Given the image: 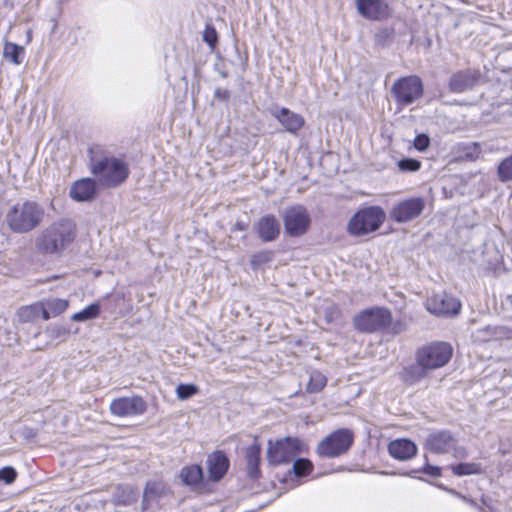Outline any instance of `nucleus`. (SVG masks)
<instances>
[{"instance_id": "nucleus-1", "label": "nucleus", "mask_w": 512, "mask_h": 512, "mask_svg": "<svg viewBox=\"0 0 512 512\" xmlns=\"http://www.w3.org/2000/svg\"><path fill=\"white\" fill-rule=\"evenodd\" d=\"M44 208L37 202L26 200L9 207L5 221L9 229L17 234L31 232L43 221Z\"/></svg>"}, {"instance_id": "nucleus-2", "label": "nucleus", "mask_w": 512, "mask_h": 512, "mask_svg": "<svg viewBox=\"0 0 512 512\" xmlns=\"http://www.w3.org/2000/svg\"><path fill=\"white\" fill-rule=\"evenodd\" d=\"M74 239L68 221L50 224L35 238V248L41 254H60Z\"/></svg>"}, {"instance_id": "nucleus-3", "label": "nucleus", "mask_w": 512, "mask_h": 512, "mask_svg": "<svg viewBox=\"0 0 512 512\" xmlns=\"http://www.w3.org/2000/svg\"><path fill=\"white\" fill-rule=\"evenodd\" d=\"M90 168L98 183L104 187H116L129 175L127 164L115 157L92 159Z\"/></svg>"}, {"instance_id": "nucleus-4", "label": "nucleus", "mask_w": 512, "mask_h": 512, "mask_svg": "<svg viewBox=\"0 0 512 512\" xmlns=\"http://www.w3.org/2000/svg\"><path fill=\"white\" fill-rule=\"evenodd\" d=\"M385 220L384 211L377 206L364 208L356 212L349 220L347 231L352 236H363L380 228Z\"/></svg>"}, {"instance_id": "nucleus-5", "label": "nucleus", "mask_w": 512, "mask_h": 512, "mask_svg": "<svg viewBox=\"0 0 512 512\" xmlns=\"http://www.w3.org/2000/svg\"><path fill=\"white\" fill-rule=\"evenodd\" d=\"M304 450L305 444L298 438L286 437L275 442L269 441L267 460L273 466L288 464Z\"/></svg>"}, {"instance_id": "nucleus-6", "label": "nucleus", "mask_w": 512, "mask_h": 512, "mask_svg": "<svg viewBox=\"0 0 512 512\" xmlns=\"http://www.w3.org/2000/svg\"><path fill=\"white\" fill-rule=\"evenodd\" d=\"M453 354L452 346L447 342H434L420 348L416 361L424 369L434 370L445 366Z\"/></svg>"}, {"instance_id": "nucleus-7", "label": "nucleus", "mask_w": 512, "mask_h": 512, "mask_svg": "<svg viewBox=\"0 0 512 512\" xmlns=\"http://www.w3.org/2000/svg\"><path fill=\"white\" fill-rule=\"evenodd\" d=\"M392 322L391 312L384 307H373L360 311L353 319L356 330L372 333L385 329Z\"/></svg>"}, {"instance_id": "nucleus-8", "label": "nucleus", "mask_w": 512, "mask_h": 512, "mask_svg": "<svg viewBox=\"0 0 512 512\" xmlns=\"http://www.w3.org/2000/svg\"><path fill=\"white\" fill-rule=\"evenodd\" d=\"M353 443V434L348 429H339L323 439L317 452L320 456L334 458L345 453Z\"/></svg>"}, {"instance_id": "nucleus-9", "label": "nucleus", "mask_w": 512, "mask_h": 512, "mask_svg": "<svg viewBox=\"0 0 512 512\" xmlns=\"http://www.w3.org/2000/svg\"><path fill=\"white\" fill-rule=\"evenodd\" d=\"M391 92L399 105L407 106L422 96L423 83L415 75L402 77L393 84Z\"/></svg>"}, {"instance_id": "nucleus-10", "label": "nucleus", "mask_w": 512, "mask_h": 512, "mask_svg": "<svg viewBox=\"0 0 512 512\" xmlns=\"http://www.w3.org/2000/svg\"><path fill=\"white\" fill-rule=\"evenodd\" d=\"M285 232L291 237L305 234L310 226L311 218L307 209L302 205H294L283 212Z\"/></svg>"}, {"instance_id": "nucleus-11", "label": "nucleus", "mask_w": 512, "mask_h": 512, "mask_svg": "<svg viewBox=\"0 0 512 512\" xmlns=\"http://www.w3.org/2000/svg\"><path fill=\"white\" fill-rule=\"evenodd\" d=\"M425 206L426 201L423 197H411L394 205L390 217L397 223H407L419 217Z\"/></svg>"}, {"instance_id": "nucleus-12", "label": "nucleus", "mask_w": 512, "mask_h": 512, "mask_svg": "<svg viewBox=\"0 0 512 512\" xmlns=\"http://www.w3.org/2000/svg\"><path fill=\"white\" fill-rule=\"evenodd\" d=\"M427 310L437 316L457 315L461 309L459 300L446 293L433 294L426 300Z\"/></svg>"}, {"instance_id": "nucleus-13", "label": "nucleus", "mask_w": 512, "mask_h": 512, "mask_svg": "<svg viewBox=\"0 0 512 512\" xmlns=\"http://www.w3.org/2000/svg\"><path fill=\"white\" fill-rule=\"evenodd\" d=\"M456 445V439L448 431L434 432L425 441V447L431 452L440 454L454 451L455 456H463L464 449H457Z\"/></svg>"}, {"instance_id": "nucleus-14", "label": "nucleus", "mask_w": 512, "mask_h": 512, "mask_svg": "<svg viewBox=\"0 0 512 512\" xmlns=\"http://www.w3.org/2000/svg\"><path fill=\"white\" fill-rule=\"evenodd\" d=\"M146 402L140 396L120 397L110 404V411L118 417H127L143 414L146 411Z\"/></svg>"}, {"instance_id": "nucleus-15", "label": "nucleus", "mask_w": 512, "mask_h": 512, "mask_svg": "<svg viewBox=\"0 0 512 512\" xmlns=\"http://www.w3.org/2000/svg\"><path fill=\"white\" fill-rule=\"evenodd\" d=\"M269 112L278 120L286 132L293 135H296L305 124V119L302 115L295 113L286 107H279L275 105L269 109Z\"/></svg>"}, {"instance_id": "nucleus-16", "label": "nucleus", "mask_w": 512, "mask_h": 512, "mask_svg": "<svg viewBox=\"0 0 512 512\" xmlns=\"http://www.w3.org/2000/svg\"><path fill=\"white\" fill-rule=\"evenodd\" d=\"M358 13L369 20H383L389 17L390 8L386 0H355Z\"/></svg>"}, {"instance_id": "nucleus-17", "label": "nucleus", "mask_w": 512, "mask_h": 512, "mask_svg": "<svg viewBox=\"0 0 512 512\" xmlns=\"http://www.w3.org/2000/svg\"><path fill=\"white\" fill-rule=\"evenodd\" d=\"M206 466L209 473V479L219 481L229 468V459L221 452L216 451L208 455Z\"/></svg>"}, {"instance_id": "nucleus-18", "label": "nucleus", "mask_w": 512, "mask_h": 512, "mask_svg": "<svg viewBox=\"0 0 512 512\" xmlns=\"http://www.w3.org/2000/svg\"><path fill=\"white\" fill-rule=\"evenodd\" d=\"M69 195L78 202L90 201L96 195V182L90 178L80 179L71 185Z\"/></svg>"}, {"instance_id": "nucleus-19", "label": "nucleus", "mask_w": 512, "mask_h": 512, "mask_svg": "<svg viewBox=\"0 0 512 512\" xmlns=\"http://www.w3.org/2000/svg\"><path fill=\"white\" fill-rule=\"evenodd\" d=\"M256 230L263 242H271L279 236L280 224L274 215H265L256 223Z\"/></svg>"}, {"instance_id": "nucleus-20", "label": "nucleus", "mask_w": 512, "mask_h": 512, "mask_svg": "<svg viewBox=\"0 0 512 512\" xmlns=\"http://www.w3.org/2000/svg\"><path fill=\"white\" fill-rule=\"evenodd\" d=\"M388 451L393 458L406 461L416 455L417 447L411 440L396 439L389 443Z\"/></svg>"}, {"instance_id": "nucleus-21", "label": "nucleus", "mask_w": 512, "mask_h": 512, "mask_svg": "<svg viewBox=\"0 0 512 512\" xmlns=\"http://www.w3.org/2000/svg\"><path fill=\"white\" fill-rule=\"evenodd\" d=\"M39 304L43 320H49L61 315L69 306L68 300L62 298H48L39 302Z\"/></svg>"}, {"instance_id": "nucleus-22", "label": "nucleus", "mask_w": 512, "mask_h": 512, "mask_svg": "<svg viewBox=\"0 0 512 512\" xmlns=\"http://www.w3.org/2000/svg\"><path fill=\"white\" fill-rule=\"evenodd\" d=\"M476 81V74L466 70L455 73L449 82V88L456 93H462L473 87Z\"/></svg>"}, {"instance_id": "nucleus-23", "label": "nucleus", "mask_w": 512, "mask_h": 512, "mask_svg": "<svg viewBox=\"0 0 512 512\" xmlns=\"http://www.w3.org/2000/svg\"><path fill=\"white\" fill-rule=\"evenodd\" d=\"M261 447L258 443H253L246 449L247 473L251 479L260 477Z\"/></svg>"}, {"instance_id": "nucleus-24", "label": "nucleus", "mask_w": 512, "mask_h": 512, "mask_svg": "<svg viewBox=\"0 0 512 512\" xmlns=\"http://www.w3.org/2000/svg\"><path fill=\"white\" fill-rule=\"evenodd\" d=\"M180 477L184 484L195 487L203 479V470L199 465L185 466L180 471Z\"/></svg>"}, {"instance_id": "nucleus-25", "label": "nucleus", "mask_w": 512, "mask_h": 512, "mask_svg": "<svg viewBox=\"0 0 512 512\" xmlns=\"http://www.w3.org/2000/svg\"><path fill=\"white\" fill-rule=\"evenodd\" d=\"M137 500V492L129 486H118L113 494V501L117 505H130Z\"/></svg>"}, {"instance_id": "nucleus-26", "label": "nucleus", "mask_w": 512, "mask_h": 512, "mask_svg": "<svg viewBox=\"0 0 512 512\" xmlns=\"http://www.w3.org/2000/svg\"><path fill=\"white\" fill-rule=\"evenodd\" d=\"M41 315L39 302L23 306L17 311V319L20 323L34 322Z\"/></svg>"}, {"instance_id": "nucleus-27", "label": "nucleus", "mask_w": 512, "mask_h": 512, "mask_svg": "<svg viewBox=\"0 0 512 512\" xmlns=\"http://www.w3.org/2000/svg\"><path fill=\"white\" fill-rule=\"evenodd\" d=\"M24 48L12 42H6L3 49V56L15 65L22 62Z\"/></svg>"}, {"instance_id": "nucleus-28", "label": "nucleus", "mask_w": 512, "mask_h": 512, "mask_svg": "<svg viewBox=\"0 0 512 512\" xmlns=\"http://www.w3.org/2000/svg\"><path fill=\"white\" fill-rule=\"evenodd\" d=\"M428 371V369L420 367L417 363V365H412L405 368L402 373V378L405 382L413 384L424 378Z\"/></svg>"}, {"instance_id": "nucleus-29", "label": "nucleus", "mask_w": 512, "mask_h": 512, "mask_svg": "<svg viewBox=\"0 0 512 512\" xmlns=\"http://www.w3.org/2000/svg\"><path fill=\"white\" fill-rule=\"evenodd\" d=\"M100 314V305L98 303H92L83 310L74 313L71 316L72 321L84 322L87 320L95 319Z\"/></svg>"}, {"instance_id": "nucleus-30", "label": "nucleus", "mask_w": 512, "mask_h": 512, "mask_svg": "<svg viewBox=\"0 0 512 512\" xmlns=\"http://www.w3.org/2000/svg\"><path fill=\"white\" fill-rule=\"evenodd\" d=\"M327 383L326 377L319 371L310 373L309 383L307 389L310 393L321 391Z\"/></svg>"}, {"instance_id": "nucleus-31", "label": "nucleus", "mask_w": 512, "mask_h": 512, "mask_svg": "<svg viewBox=\"0 0 512 512\" xmlns=\"http://www.w3.org/2000/svg\"><path fill=\"white\" fill-rule=\"evenodd\" d=\"M312 470L313 464L308 459L299 458L293 462L292 471L297 477L307 476L311 473Z\"/></svg>"}, {"instance_id": "nucleus-32", "label": "nucleus", "mask_w": 512, "mask_h": 512, "mask_svg": "<svg viewBox=\"0 0 512 512\" xmlns=\"http://www.w3.org/2000/svg\"><path fill=\"white\" fill-rule=\"evenodd\" d=\"M498 177L503 182L512 180V155L503 159L499 164Z\"/></svg>"}, {"instance_id": "nucleus-33", "label": "nucleus", "mask_w": 512, "mask_h": 512, "mask_svg": "<svg viewBox=\"0 0 512 512\" xmlns=\"http://www.w3.org/2000/svg\"><path fill=\"white\" fill-rule=\"evenodd\" d=\"M452 469L453 473L459 476L478 474L481 471L480 465L475 463H460Z\"/></svg>"}, {"instance_id": "nucleus-34", "label": "nucleus", "mask_w": 512, "mask_h": 512, "mask_svg": "<svg viewBox=\"0 0 512 512\" xmlns=\"http://www.w3.org/2000/svg\"><path fill=\"white\" fill-rule=\"evenodd\" d=\"M203 41L210 47L211 50L215 49L218 42V33L213 25L206 24L203 32Z\"/></svg>"}, {"instance_id": "nucleus-35", "label": "nucleus", "mask_w": 512, "mask_h": 512, "mask_svg": "<svg viewBox=\"0 0 512 512\" xmlns=\"http://www.w3.org/2000/svg\"><path fill=\"white\" fill-rule=\"evenodd\" d=\"M198 392L194 384H179L176 388V395L180 400H186Z\"/></svg>"}, {"instance_id": "nucleus-36", "label": "nucleus", "mask_w": 512, "mask_h": 512, "mask_svg": "<svg viewBox=\"0 0 512 512\" xmlns=\"http://www.w3.org/2000/svg\"><path fill=\"white\" fill-rule=\"evenodd\" d=\"M159 494V485L157 483H148L143 495V509H147L149 501Z\"/></svg>"}, {"instance_id": "nucleus-37", "label": "nucleus", "mask_w": 512, "mask_h": 512, "mask_svg": "<svg viewBox=\"0 0 512 512\" xmlns=\"http://www.w3.org/2000/svg\"><path fill=\"white\" fill-rule=\"evenodd\" d=\"M398 167L401 171L415 172L420 169L421 162L412 158L402 159L398 162Z\"/></svg>"}, {"instance_id": "nucleus-38", "label": "nucleus", "mask_w": 512, "mask_h": 512, "mask_svg": "<svg viewBox=\"0 0 512 512\" xmlns=\"http://www.w3.org/2000/svg\"><path fill=\"white\" fill-rule=\"evenodd\" d=\"M17 477L16 470L11 466H6L0 469V481H3L5 484H11L15 481Z\"/></svg>"}, {"instance_id": "nucleus-39", "label": "nucleus", "mask_w": 512, "mask_h": 512, "mask_svg": "<svg viewBox=\"0 0 512 512\" xmlns=\"http://www.w3.org/2000/svg\"><path fill=\"white\" fill-rule=\"evenodd\" d=\"M430 143V139L425 134L417 135L414 140V146L419 151H424L428 148Z\"/></svg>"}, {"instance_id": "nucleus-40", "label": "nucleus", "mask_w": 512, "mask_h": 512, "mask_svg": "<svg viewBox=\"0 0 512 512\" xmlns=\"http://www.w3.org/2000/svg\"><path fill=\"white\" fill-rule=\"evenodd\" d=\"M5 345L8 347H19L20 346V337L16 332L7 330L6 331V339H5Z\"/></svg>"}, {"instance_id": "nucleus-41", "label": "nucleus", "mask_w": 512, "mask_h": 512, "mask_svg": "<svg viewBox=\"0 0 512 512\" xmlns=\"http://www.w3.org/2000/svg\"><path fill=\"white\" fill-rule=\"evenodd\" d=\"M271 254L269 252H260L252 256L251 264L253 267L261 265L265 262L270 261Z\"/></svg>"}, {"instance_id": "nucleus-42", "label": "nucleus", "mask_w": 512, "mask_h": 512, "mask_svg": "<svg viewBox=\"0 0 512 512\" xmlns=\"http://www.w3.org/2000/svg\"><path fill=\"white\" fill-rule=\"evenodd\" d=\"M423 472L431 477H438L441 475V470L437 466L426 464L423 468Z\"/></svg>"}, {"instance_id": "nucleus-43", "label": "nucleus", "mask_w": 512, "mask_h": 512, "mask_svg": "<svg viewBox=\"0 0 512 512\" xmlns=\"http://www.w3.org/2000/svg\"><path fill=\"white\" fill-rule=\"evenodd\" d=\"M491 333H490V328L487 327L483 330H478L474 335L473 337L476 339V340H479V341H485L488 339V336H490Z\"/></svg>"}, {"instance_id": "nucleus-44", "label": "nucleus", "mask_w": 512, "mask_h": 512, "mask_svg": "<svg viewBox=\"0 0 512 512\" xmlns=\"http://www.w3.org/2000/svg\"><path fill=\"white\" fill-rule=\"evenodd\" d=\"M481 505L480 506H483L484 508L486 507L490 512H496L494 506H493V503H492V500L490 498H488L487 496H482L481 497Z\"/></svg>"}, {"instance_id": "nucleus-45", "label": "nucleus", "mask_w": 512, "mask_h": 512, "mask_svg": "<svg viewBox=\"0 0 512 512\" xmlns=\"http://www.w3.org/2000/svg\"><path fill=\"white\" fill-rule=\"evenodd\" d=\"M453 495L457 496L458 498H460L461 500H463L464 502H466L467 504H469L470 506L476 508L478 507V503L476 501H474L473 499L471 498H468L464 495H461L460 493L458 492H455V491H451Z\"/></svg>"}, {"instance_id": "nucleus-46", "label": "nucleus", "mask_w": 512, "mask_h": 512, "mask_svg": "<svg viewBox=\"0 0 512 512\" xmlns=\"http://www.w3.org/2000/svg\"><path fill=\"white\" fill-rule=\"evenodd\" d=\"M215 96L217 98H220V99H223V100H226L229 98V92L227 90H224V89H221V88H217L215 90Z\"/></svg>"}, {"instance_id": "nucleus-47", "label": "nucleus", "mask_w": 512, "mask_h": 512, "mask_svg": "<svg viewBox=\"0 0 512 512\" xmlns=\"http://www.w3.org/2000/svg\"><path fill=\"white\" fill-rule=\"evenodd\" d=\"M54 331H55L56 336L66 335L68 333V331L62 327L56 328V329H54Z\"/></svg>"}, {"instance_id": "nucleus-48", "label": "nucleus", "mask_w": 512, "mask_h": 512, "mask_svg": "<svg viewBox=\"0 0 512 512\" xmlns=\"http://www.w3.org/2000/svg\"><path fill=\"white\" fill-rule=\"evenodd\" d=\"M476 509L478 510V512H488L483 506H480L478 504V507H476Z\"/></svg>"}]
</instances>
